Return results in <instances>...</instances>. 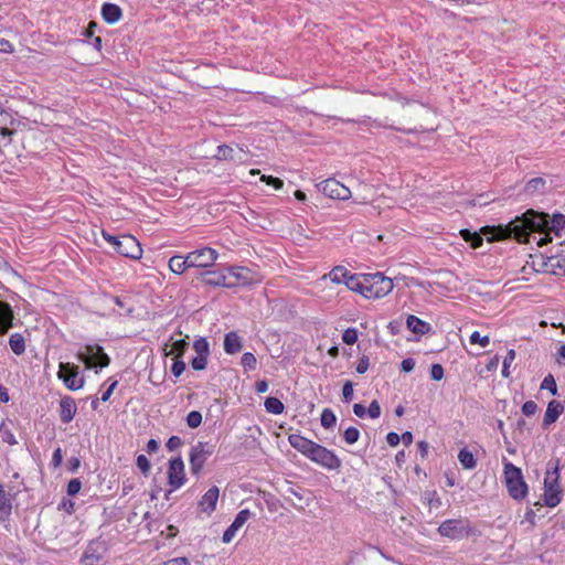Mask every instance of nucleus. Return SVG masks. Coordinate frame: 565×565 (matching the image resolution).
I'll return each instance as SVG.
<instances>
[{
  "mask_svg": "<svg viewBox=\"0 0 565 565\" xmlns=\"http://www.w3.org/2000/svg\"><path fill=\"white\" fill-rule=\"evenodd\" d=\"M484 234H491L489 241L514 238L519 243H529L532 234L541 235L536 241L539 246L552 242L551 233L558 238H565V215L554 214L550 217L547 213L527 210L521 216H516L507 225L498 227H483Z\"/></svg>",
  "mask_w": 565,
  "mask_h": 565,
  "instance_id": "obj_1",
  "label": "nucleus"
},
{
  "mask_svg": "<svg viewBox=\"0 0 565 565\" xmlns=\"http://www.w3.org/2000/svg\"><path fill=\"white\" fill-rule=\"evenodd\" d=\"M559 460H550L546 465L544 478V504L548 508H555L562 501V490L559 488Z\"/></svg>",
  "mask_w": 565,
  "mask_h": 565,
  "instance_id": "obj_2",
  "label": "nucleus"
},
{
  "mask_svg": "<svg viewBox=\"0 0 565 565\" xmlns=\"http://www.w3.org/2000/svg\"><path fill=\"white\" fill-rule=\"evenodd\" d=\"M503 476L509 495L516 500H523L529 492L522 470L510 461L504 462Z\"/></svg>",
  "mask_w": 565,
  "mask_h": 565,
  "instance_id": "obj_3",
  "label": "nucleus"
},
{
  "mask_svg": "<svg viewBox=\"0 0 565 565\" xmlns=\"http://www.w3.org/2000/svg\"><path fill=\"white\" fill-rule=\"evenodd\" d=\"M103 237L115 247L118 254L125 257L139 259L142 256L139 242L131 235L114 236L103 231Z\"/></svg>",
  "mask_w": 565,
  "mask_h": 565,
  "instance_id": "obj_4",
  "label": "nucleus"
},
{
  "mask_svg": "<svg viewBox=\"0 0 565 565\" xmlns=\"http://www.w3.org/2000/svg\"><path fill=\"white\" fill-rule=\"evenodd\" d=\"M393 287L392 279L382 273L365 274L364 297L367 299L382 298L390 294Z\"/></svg>",
  "mask_w": 565,
  "mask_h": 565,
  "instance_id": "obj_5",
  "label": "nucleus"
},
{
  "mask_svg": "<svg viewBox=\"0 0 565 565\" xmlns=\"http://www.w3.org/2000/svg\"><path fill=\"white\" fill-rule=\"evenodd\" d=\"M215 446L206 441H198L192 446L189 455L191 473L199 476L207 458L213 455Z\"/></svg>",
  "mask_w": 565,
  "mask_h": 565,
  "instance_id": "obj_6",
  "label": "nucleus"
},
{
  "mask_svg": "<svg viewBox=\"0 0 565 565\" xmlns=\"http://www.w3.org/2000/svg\"><path fill=\"white\" fill-rule=\"evenodd\" d=\"M312 462L328 470H339L342 466L341 459L334 454V451L315 444L309 458Z\"/></svg>",
  "mask_w": 565,
  "mask_h": 565,
  "instance_id": "obj_7",
  "label": "nucleus"
},
{
  "mask_svg": "<svg viewBox=\"0 0 565 565\" xmlns=\"http://www.w3.org/2000/svg\"><path fill=\"white\" fill-rule=\"evenodd\" d=\"M76 358L85 363L87 367H106L110 363V358L105 353L103 347L98 344H87L85 352H78Z\"/></svg>",
  "mask_w": 565,
  "mask_h": 565,
  "instance_id": "obj_8",
  "label": "nucleus"
},
{
  "mask_svg": "<svg viewBox=\"0 0 565 565\" xmlns=\"http://www.w3.org/2000/svg\"><path fill=\"white\" fill-rule=\"evenodd\" d=\"M57 376L71 391H77L84 386L85 380L79 376L78 366L72 363H60Z\"/></svg>",
  "mask_w": 565,
  "mask_h": 565,
  "instance_id": "obj_9",
  "label": "nucleus"
},
{
  "mask_svg": "<svg viewBox=\"0 0 565 565\" xmlns=\"http://www.w3.org/2000/svg\"><path fill=\"white\" fill-rule=\"evenodd\" d=\"M218 253L212 247H202L188 253L190 267L207 268L217 259Z\"/></svg>",
  "mask_w": 565,
  "mask_h": 565,
  "instance_id": "obj_10",
  "label": "nucleus"
},
{
  "mask_svg": "<svg viewBox=\"0 0 565 565\" xmlns=\"http://www.w3.org/2000/svg\"><path fill=\"white\" fill-rule=\"evenodd\" d=\"M438 533L451 540L461 539L469 533L468 522L457 519L446 520L439 525Z\"/></svg>",
  "mask_w": 565,
  "mask_h": 565,
  "instance_id": "obj_11",
  "label": "nucleus"
},
{
  "mask_svg": "<svg viewBox=\"0 0 565 565\" xmlns=\"http://www.w3.org/2000/svg\"><path fill=\"white\" fill-rule=\"evenodd\" d=\"M319 190L327 196L338 200H348L351 196L349 188L335 179H327L318 184Z\"/></svg>",
  "mask_w": 565,
  "mask_h": 565,
  "instance_id": "obj_12",
  "label": "nucleus"
},
{
  "mask_svg": "<svg viewBox=\"0 0 565 565\" xmlns=\"http://www.w3.org/2000/svg\"><path fill=\"white\" fill-rule=\"evenodd\" d=\"M184 462L181 457L172 458L168 465V483L172 490L181 488L185 483Z\"/></svg>",
  "mask_w": 565,
  "mask_h": 565,
  "instance_id": "obj_13",
  "label": "nucleus"
},
{
  "mask_svg": "<svg viewBox=\"0 0 565 565\" xmlns=\"http://www.w3.org/2000/svg\"><path fill=\"white\" fill-rule=\"evenodd\" d=\"M218 495L220 489L212 486L200 499L198 503L199 511L210 516L216 509Z\"/></svg>",
  "mask_w": 565,
  "mask_h": 565,
  "instance_id": "obj_14",
  "label": "nucleus"
},
{
  "mask_svg": "<svg viewBox=\"0 0 565 565\" xmlns=\"http://www.w3.org/2000/svg\"><path fill=\"white\" fill-rule=\"evenodd\" d=\"M249 516L250 511L248 509L241 510L236 514L232 524L224 531L222 537L223 543H230L234 539L236 532L246 523Z\"/></svg>",
  "mask_w": 565,
  "mask_h": 565,
  "instance_id": "obj_15",
  "label": "nucleus"
},
{
  "mask_svg": "<svg viewBox=\"0 0 565 565\" xmlns=\"http://www.w3.org/2000/svg\"><path fill=\"white\" fill-rule=\"evenodd\" d=\"M14 312L10 303L0 300V335H4L14 327Z\"/></svg>",
  "mask_w": 565,
  "mask_h": 565,
  "instance_id": "obj_16",
  "label": "nucleus"
},
{
  "mask_svg": "<svg viewBox=\"0 0 565 565\" xmlns=\"http://www.w3.org/2000/svg\"><path fill=\"white\" fill-rule=\"evenodd\" d=\"M202 280L207 286L234 288L237 284L227 281V277L217 270H206L201 274Z\"/></svg>",
  "mask_w": 565,
  "mask_h": 565,
  "instance_id": "obj_17",
  "label": "nucleus"
},
{
  "mask_svg": "<svg viewBox=\"0 0 565 565\" xmlns=\"http://www.w3.org/2000/svg\"><path fill=\"white\" fill-rule=\"evenodd\" d=\"M77 412L75 399L68 395L60 399V418L63 424H68Z\"/></svg>",
  "mask_w": 565,
  "mask_h": 565,
  "instance_id": "obj_18",
  "label": "nucleus"
},
{
  "mask_svg": "<svg viewBox=\"0 0 565 565\" xmlns=\"http://www.w3.org/2000/svg\"><path fill=\"white\" fill-rule=\"evenodd\" d=\"M288 440L292 448H295L307 458H309V454H311V450L316 444L315 441L299 434L289 435Z\"/></svg>",
  "mask_w": 565,
  "mask_h": 565,
  "instance_id": "obj_19",
  "label": "nucleus"
},
{
  "mask_svg": "<svg viewBox=\"0 0 565 565\" xmlns=\"http://www.w3.org/2000/svg\"><path fill=\"white\" fill-rule=\"evenodd\" d=\"M564 411V404L556 399L548 403L547 408L543 418V428H547L551 424L555 423L562 412Z\"/></svg>",
  "mask_w": 565,
  "mask_h": 565,
  "instance_id": "obj_20",
  "label": "nucleus"
},
{
  "mask_svg": "<svg viewBox=\"0 0 565 565\" xmlns=\"http://www.w3.org/2000/svg\"><path fill=\"white\" fill-rule=\"evenodd\" d=\"M104 555L103 552L99 551V545L92 543L86 547L81 561L85 565H99Z\"/></svg>",
  "mask_w": 565,
  "mask_h": 565,
  "instance_id": "obj_21",
  "label": "nucleus"
},
{
  "mask_svg": "<svg viewBox=\"0 0 565 565\" xmlns=\"http://www.w3.org/2000/svg\"><path fill=\"white\" fill-rule=\"evenodd\" d=\"M228 273L237 280L238 285L249 286L254 282V279L250 276V270L246 267L232 266L228 268Z\"/></svg>",
  "mask_w": 565,
  "mask_h": 565,
  "instance_id": "obj_22",
  "label": "nucleus"
},
{
  "mask_svg": "<svg viewBox=\"0 0 565 565\" xmlns=\"http://www.w3.org/2000/svg\"><path fill=\"white\" fill-rule=\"evenodd\" d=\"M121 15H122V11L117 4L108 3V2L103 4L102 17L107 23L114 24V23L118 22L120 20Z\"/></svg>",
  "mask_w": 565,
  "mask_h": 565,
  "instance_id": "obj_23",
  "label": "nucleus"
},
{
  "mask_svg": "<svg viewBox=\"0 0 565 565\" xmlns=\"http://www.w3.org/2000/svg\"><path fill=\"white\" fill-rule=\"evenodd\" d=\"M242 339L236 332L232 331L225 334L224 351L227 354L238 353L242 350Z\"/></svg>",
  "mask_w": 565,
  "mask_h": 565,
  "instance_id": "obj_24",
  "label": "nucleus"
},
{
  "mask_svg": "<svg viewBox=\"0 0 565 565\" xmlns=\"http://www.w3.org/2000/svg\"><path fill=\"white\" fill-rule=\"evenodd\" d=\"M407 328L415 334H426L430 331V324L416 316L409 315L406 320Z\"/></svg>",
  "mask_w": 565,
  "mask_h": 565,
  "instance_id": "obj_25",
  "label": "nucleus"
},
{
  "mask_svg": "<svg viewBox=\"0 0 565 565\" xmlns=\"http://www.w3.org/2000/svg\"><path fill=\"white\" fill-rule=\"evenodd\" d=\"M12 512L11 499L8 497L4 487L0 483V522L9 520Z\"/></svg>",
  "mask_w": 565,
  "mask_h": 565,
  "instance_id": "obj_26",
  "label": "nucleus"
},
{
  "mask_svg": "<svg viewBox=\"0 0 565 565\" xmlns=\"http://www.w3.org/2000/svg\"><path fill=\"white\" fill-rule=\"evenodd\" d=\"M344 285L348 287L349 290L359 292L364 297L365 274H363V275L351 274L348 277V279L345 280Z\"/></svg>",
  "mask_w": 565,
  "mask_h": 565,
  "instance_id": "obj_27",
  "label": "nucleus"
},
{
  "mask_svg": "<svg viewBox=\"0 0 565 565\" xmlns=\"http://www.w3.org/2000/svg\"><path fill=\"white\" fill-rule=\"evenodd\" d=\"M169 268L172 273L177 275L183 274L188 268H191L189 265L188 255H174L169 259Z\"/></svg>",
  "mask_w": 565,
  "mask_h": 565,
  "instance_id": "obj_28",
  "label": "nucleus"
},
{
  "mask_svg": "<svg viewBox=\"0 0 565 565\" xmlns=\"http://www.w3.org/2000/svg\"><path fill=\"white\" fill-rule=\"evenodd\" d=\"M9 345L15 355H22L25 352V339L22 333L15 332L9 337Z\"/></svg>",
  "mask_w": 565,
  "mask_h": 565,
  "instance_id": "obj_29",
  "label": "nucleus"
},
{
  "mask_svg": "<svg viewBox=\"0 0 565 565\" xmlns=\"http://www.w3.org/2000/svg\"><path fill=\"white\" fill-rule=\"evenodd\" d=\"M548 274L565 276V256H550Z\"/></svg>",
  "mask_w": 565,
  "mask_h": 565,
  "instance_id": "obj_30",
  "label": "nucleus"
},
{
  "mask_svg": "<svg viewBox=\"0 0 565 565\" xmlns=\"http://www.w3.org/2000/svg\"><path fill=\"white\" fill-rule=\"evenodd\" d=\"M546 182L543 178H533L524 186V193L527 195H534L543 193Z\"/></svg>",
  "mask_w": 565,
  "mask_h": 565,
  "instance_id": "obj_31",
  "label": "nucleus"
},
{
  "mask_svg": "<svg viewBox=\"0 0 565 565\" xmlns=\"http://www.w3.org/2000/svg\"><path fill=\"white\" fill-rule=\"evenodd\" d=\"M458 460L465 469L472 470L477 466V461L473 457V454L469 451L467 448H463L459 451Z\"/></svg>",
  "mask_w": 565,
  "mask_h": 565,
  "instance_id": "obj_32",
  "label": "nucleus"
},
{
  "mask_svg": "<svg viewBox=\"0 0 565 565\" xmlns=\"http://www.w3.org/2000/svg\"><path fill=\"white\" fill-rule=\"evenodd\" d=\"M351 273L343 266H335L329 273L330 280L334 284H345Z\"/></svg>",
  "mask_w": 565,
  "mask_h": 565,
  "instance_id": "obj_33",
  "label": "nucleus"
},
{
  "mask_svg": "<svg viewBox=\"0 0 565 565\" xmlns=\"http://www.w3.org/2000/svg\"><path fill=\"white\" fill-rule=\"evenodd\" d=\"M189 348V342L185 339L175 340L172 342L170 350L164 352L166 355L174 354L175 358L181 359Z\"/></svg>",
  "mask_w": 565,
  "mask_h": 565,
  "instance_id": "obj_34",
  "label": "nucleus"
},
{
  "mask_svg": "<svg viewBox=\"0 0 565 565\" xmlns=\"http://www.w3.org/2000/svg\"><path fill=\"white\" fill-rule=\"evenodd\" d=\"M264 406H265L266 412L274 414V415H279L285 409L282 402L279 398L273 397V396L267 397L265 399Z\"/></svg>",
  "mask_w": 565,
  "mask_h": 565,
  "instance_id": "obj_35",
  "label": "nucleus"
},
{
  "mask_svg": "<svg viewBox=\"0 0 565 565\" xmlns=\"http://www.w3.org/2000/svg\"><path fill=\"white\" fill-rule=\"evenodd\" d=\"M460 235L467 243L470 244V246L472 248H479L483 243L482 236L477 232H470L469 230H461Z\"/></svg>",
  "mask_w": 565,
  "mask_h": 565,
  "instance_id": "obj_36",
  "label": "nucleus"
},
{
  "mask_svg": "<svg viewBox=\"0 0 565 565\" xmlns=\"http://www.w3.org/2000/svg\"><path fill=\"white\" fill-rule=\"evenodd\" d=\"M321 426L326 429H330L335 425L337 417L332 409L324 408L320 417Z\"/></svg>",
  "mask_w": 565,
  "mask_h": 565,
  "instance_id": "obj_37",
  "label": "nucleus"
},
{
  "mask_svg": "<svg viewBox=\"0 0 565 565\" xmlns=\"http://www.w3.org/2000/svg\"><path fill=\"white\" fill-rule=\"evenodd\" d=\"M193 350L196 355L210 356V344L204 337H200L193 342Z\"/></svg>",
  "mask_w": 565,
  "mask_h": 565,
  "instance_id": "obj_38",
  "label": "nucleus"
},
{
  "mask_svg": "<svg viewBox=\"0 0 565 565\" xmlns=\"http://www.w3.org/2000/svg\"><path fill=\"white\" fill-rule=\"evenodd\" d=\"M533 269L537 273L548 274L547 266H550V256H536L532 262Z\"/></svg>",
  "mask_w": 565,
  "mask_h": 565,
  "instance_id": "obj_39",
  "label": "nucleus"
},
{
  "mask_svg": "<svg viewBox=\"0 0 565 565\" xmlns=\"http://www.w3.org/2000/svg\"><path fill=\"white\" fill-rule=\"evenodd\" d=\"M234 149L227 145H221L216 149L215 158L218 160H233Z\"/></svg>",
  "mask_w": 565,
  "mask_h": 565,
  "instance_id": "obj_40",
  "label": "nucleus"
},
{
  "mask_svg": "<svg viewBox=\"0 0 565 565\" xmlns=\"http://www.w3.org/2000/svg\"><path fill=\"white\" fill-rule=\"evenodd\" d=\"M541 390H547L552 395H557V385L552 374H547L540 386Z\"/></svg>",
  "mask_w": 565,
  "mask_h": 565,
  "instance_id": "obj_41",
  "label": "nucleus"
},
{
  "mask_svg": "<svg viewBox=\"0 0 565 565\" xmlns=\"http://www.w3.org/2000/svg\"><path fill=\"white\" fill-rule=\"evenodd\" d=\"M241 364L243 365V367L245 370H249V371H253L256 369V365H257V360L255 358V355L250 352H245L243 355H242V359H241Z\"/></svg>",
  "mask_w": 565,
  "mask_h": 565,
  "instance_id": "obj_42",
  "label": "nucleus"
},
{
  "mask_svg": "<svg viewBox=\"0 0 565 565\" xmlns=\"http://www.w3.org/2000/svg\"><path fill=\"white\" fill-rule=\"evenodd\" d=\"M343 438L345 440V443L348 445H353L355 444L359 438H360V431L358 428L355 427H348L344 431H343Z\"/></svg>",
  "mask_w": 565,
  "mask_h": 565,
  "instance_id": "obj_43",
  "label": "nucleus"
},
{
  "mask_svg": "<svg viewBox=\"0 0 565 565\" xmlns=\"http://www.w3.org/2000/svg\"><path fill=\"white\" fill-rule=\"evenodd\" d=\"M0 434H1V439L3 443L11 445V446L18 444V440L15 439L13 433L8 427H6L4 424L0 425Z\"/></svg>",
  "mask_w": 565,
  "mask_h": 565,
  "instance_id": "obj_44",
  "label": "nucleus"
},
{
  "mask_svg": "<svg viewBox=\"0 0 565 565\" xmlns=\"http://www.w3.org/2000/svg\"><path fill=\"white\" fill-rule=\"evenodd\" d=\"M185 420L190 428H198L202 424V414L198 411H192L186 415Z\"/></svg>",
  "mask_w": 565,
  "mask_h": 565,
  "instance_id": "obj_45",
  "label": "nucleus"
},
{
  "mask_svg": "<svg viewBox=\"0 0 565 565\" xmlns=\"http://www.w3.org/2000/svg\"><path fill=\"white\" fill-rule=\"evenodd\" d=\"M514 360H515V351L513 349H510L503 360V367H502V376L503 377L510 376L509 367Z\"/></svg>",
  "mask_w": 565,
  "mask_h": 565,
  "instance_id": "obj_46",
  "label": "nucleus"
},
{
  "mask_svg": "<svg viewBox=\"0 0 565 565\" xmlns=\"http://www.w3.org/2000/svg\"><path fill=\"white\" fill-rule=\"evenodd\" d=\"M209 356L205 355H195L190 364L191 367L195 371H202L206 369Z\"/></svg>",
  "mask_w": 565,
  "mask_h": 565,
  "instance_id": "obj_47",
  "label": "nucleus"
},
{
  "mask_svg": "<svg viewBox=\"0 0 565 565\" xmlns=\"http://www.w3.org/2000/svg\"><path fill=\"white\" fill-rule=\"evenodd\" d=\"M136 465L145 476H148L151 469V465L145 455L137 456Z\"/></svg>",
  "mask_w": 565,
  "mask_h": 565,
  "instance_id": "obj_48",
  "label": "nucleus"
},
{
  "mask_svg": "<svg viewBox=\"0 0 565 565\" xmlns=\"http://www.w3.org/2000/svg\"><path fill=\"white\" fill-rule=\"evenodd\" d=\"M471 344H480L482 348H486L490 343V338L488 335H481L478 331H473L469 338Z\"/></svg>",
  "mask_w": 565,
  "mask_h": 565,
  "instance_id": "obj_49",
  "label": "nucleus"
},
{
  "mask_svg": "<svg viewBox=\"0 0 565 565\" xmlns=\"http://www.w3.org/2000/svg\"><path fill=\"white\" fill-rule=\"evenodd\" d=\"M342 340L345 344H354L358 341V330L348 328L342 334Z\"/></svg>",
  "mask_w": 565,
  "mask_h": 565,
  "instance_id": "obj_50",
  "label": "nucleus"
},
{
  "mask_svg": "<svg viewBox=\"0 0 565 565\" xmlns=\"http://www.w3.org/2000/svg\"><path fill=\"white\" fill-rule=\"evenodd\" d=\"M81 480L75 478L68 481L66 492L68 495H76L81 491Z\"/></svg>",
  "mask_w": 565,
  "mask_h": 565,
  "instance_id": "obj_51",
  "label": "nucleus"
},
{
  "mask_svg": "<svg viewBox=\"0 0 565 565\" xmlns=\"http://www.w3.org/2000/svg\"><path fill=\"white\" fill-rule=\"evenodd\" d=\"M186 365L184 363V361H182L181 359H178L175 358L172 366H171V373L175 376V377H179L185 370Z\"/></svg>",
  "mask_w": 565,
  "mask_h": 565,
  "instance_id": "obj_52",
  "label": "nucleus"
},
{
  "mask_svg": "<svg viewBox=\"0 0 565 565\" xmlns=\"http://www.w3.org/2000/svg\"><path fill=\"white\" fill-rule=\"evenodd\" d=\"M536 411L537 404L534 401H527L522 405V413L527 417L533 416Z\"/></svg>",
  "mask_w": 565,
  "mask_h": 565,
  "instance_id": "obj_53",
  "label": "nucleus"
},
{
  "mask_svg": "<svg viewBox=\"0 0 565 565\" xmlns=\"http://www.w3.org/2000/svg\"><path fill=\"white\" fill-rule=\"evenodd\" d=\"M366 414L371 418H373V419L380 417V415H381V406H380L377 401L374 399V401L371 402L370 406L366 409Z\"/></svg>",
  "mask_w": 565,
  "mask_h": 565,
  "instance_id": "obj_54",
  "label": "nucleus"
},
{
  "mask_svg": "<svg viewBox=\"0 0 565 565\" xmlns=\"http://www.w3.org/2000/svg\"><path fill=\"white\" fill-rule=\"evenodd\" d=\"M182 445H183V441L179 436H171L168 439L166 447L169 451H174L178 448H180Z\"/></svg>",
  "mask_w": 565,
  "mask_h": 565,
  "instance_id": "obj_55",
  "label": "nucleus"
},
{
  "mask_svg": "<svg viewBox=\"0 0 565 565\" xmlns=\"http://www.w3.org/2000/svg\"><path fill=\"white\" fill-rule=\"evenodd\" d=\"M262 180L268 185H273L276 190H279L284 186L282 180L273 175H263Z\"/></svg>",
  "mask_w": 565,
  "mask_h": 565,
  "instance_id": "obj_56",
  "label": "nucleus"
},
{
  "mask_svg": "<svg viewBox=\"0 0 565 565\" xmlns=\"http://www.w3.org/2000/svg\"><path fill=\"white\" fill-rule=\"evenodd\" d=\"M444 367L440 364H433L430 367V377L434 381H440L444 377Z\"/></svg>",
  "mask_w": 565,
  "mask_h": 565,
  "instance_id": "obj_57",
  "label": "nucleus"
},
{
  "mask_svg": "<svg viewBox=\"0 0 565 565\" xmlns=\"http://www.w3.org/2000/svg\"><path fill=\"white\" fill-rule=\"evenodd\" d=\"M342 395L344 402H350L353 397V384L350 381H347L342 387Z\"/></svg>",
  "mask_w": 565,
  "mask_h": 565,
  "instance_id": "obj_58",
  "label": "nucleus"
},
{
  "mask_svg": "<svg viewBox=\"0 0 565 565\" xmlns=\"http://www.w3.org/2000/svg\"><path fill=\"white\" fill-rule=\"evenodd\" d=\"M369 358L366 355H363L360 360H359V363L356 365V372L359 374H363L367 371L369 369Z\"/></svg>",
  "mask_w": 565,
  "mask_h": 565,
  "instance_id": "obj_59",
  "label": "nucleus"
},
{
  "mask_svg": "<svg viewBox=\"0 0 565 565\" xmlns=\"http://www.w3.org/2000/svg\"><path fill=\"white\" fill-rule=\"evenodd\" d=\"M117 384H118V382H117V381H113V382L109 384V386L106 388V391H104V392L102 393L100 399H102L103 402H107V401L110 398V396H111V394H113L114 390L116 388Z\"/></svg>",
  "mask_w": 565,
  "mask_h": 565,
  "instance_id": "obj_60",
  "label": "nucleus"
},
{
  "mask_svg": "<svg viewBox=\"0 0 565 565\" xmlns=\"http://www.w3.org/2000/svg\"><path fill=\"white\" fill-rule=\"evenodd\" d=\"M62 461H63L62 449L58 447L53 451L52 465L54 468H56V467L61 466Z\"/></svg>",
  "mask_w": 565,
  "mask_h": 565,
  "instance_id": "obj_61",
  "label": "nucleus"
},
{
  "mask_svg": "<svg viewBox=\"0 0 565 565\" xmlns=\"http://www.w3.org/2000/svg\"><path fill=\"white\" fill-rule=\"evenodd\" d=\"M386 441L391 447H396L401 441V437L397 433L391 431L386 435Z\"/></svg>",
  "mask_w": 565,
  "mask_h": 565,
  "instance_id": "obj_62",
  "label": "nucleus"
},
{
  "mask_svg": "<svg viewBox=\"0 0 565 565\" xmlns=\"http://www.w3.org/2000/svg\"><path fill=\"white\" fill-rule=\"evenodd\" d=\"M161 565H190V562L186 557H174L163 562Z\"/></svg>",
  "mask_w": 565,
  "mask_h": 565,
  "instance_id": "obj_63",
  "label": "nucleus"
},
{
  "mask_svg": "<svg viewBox=\"0 0 565 565\" xmlns=\"http://www.w3.org/2000/svg\"><path fill=\"white\" fill-rule=\"evenodd\" d=\"M402 371L408 373L414 370L415 361L412 358L404 359L401 364Z\"/></svg>",
  "mask_w": 565,
  "mask_h": 565,
  "instance_id": "obj_64",
  "label": "nucleus"
}]
</instances>
